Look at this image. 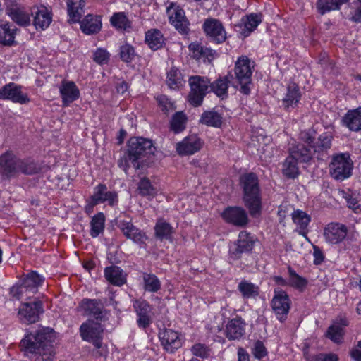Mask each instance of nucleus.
<instances>
[{
    "mask_svg": "<svg viewBox=\"0 0 361 361\" xmlns=\"http://www.w3.org/2000/svg\"><path fill=\"white\" fill-rule=\"evenodd\" d=\"M53 338L52 329L40 328L21 340L20 350L31 361H51L54 356Z\"/></svg>",
    "mask_w": 361,
    "mask_h": 361,
    "instance_id": "obj_1",
    "label": "nucleus"
},
{
    "mask_svg": "<svg viewBox=\"0 0 361 361\" xmlns=\"http://www.w3.org/2000/svg\"><path fill=\"white\" fill-rule=\"evenodd\" d=\"M40 168L31 159H21L10 150L0 155V180H10L20 173L32 175L39 171Z\"/></svg>",
    "mask_w": 361,
    "mask_h": 361,
    "instance_id": "obj_2",
    "label": "nucleus"
},
{
    "mask_svg": "<svg viewBox=\"0 0 361 361\" xmlns=\"http://www.w3.org/2000/svg\"><path fill=\"white\" fill-rule=\"evenodd\" d=\"M243 190V201L250 214L256 217L262 212V195L258 176L253 172L243 174L239 180Z\"/></svg>",
    "mask_w": 361,
    "mask_h": 361,
    "instance_id": "obj_3",
    "label": "nucleus"
},
{
    "mask_svg": "<svg viewBox=\"0 0 361 361\" xmlns=\"http://www.w3.org/2000/svg\"><path fill=\"white\" fill-rule=\"evenodd\" d=\"M253 68L254 66L252 65L250 60L247 56H240L235 62V79L238 85L240 86V92L245 95H249L250 93Z\"/></svg>",
    "mask_w": 361,
    "mask_h": 361,
    "instance_id": "obj_4",
    "label": "nucleus"
},
{
    "mask_svg": "<svg viewBox=\"0 0 361 361\" xmlns=\"http://www.w3.org/2000/svg\"><path fill=\"white\" fill-rule=\"evenodd\" d=\"M80 331L82 338L85 341L92 342L95 347V350H93V355L95 357L103 356L105 353V350L102 346L103 329L101 324L89 321L80 326Z\"/></svg>",
    "mask_w": 361,
    "mask_h": 361,
    "instance_id": "obj_5",
    "label": "nucleus"
},
{
    "mask_svg": "<svg viewBox=\"0 0 361 361\" xmlns=\"http://www.w3.org/2000/svg\"><path fill=\"white\" fill-rule=\"evenodd\" d=\"M114 224L121 230L123 235L137 244H144L147 239L145 233L135 226L132 218L126 213H121L114 220Z\"/></svg>",
    "mask_w": 361,
    "mask_h": 361,
    "instance_id": "obj_6",
    "label": "nucleus"
},
{
    "mask_svg": "<svg viewBox=\"0 0 361 361\" xmlns=\"http://www.w3.org/2000/svg\"><path fill=\"white\" fill-rule=\"evenodd\" d=\"M155 147L150 140L143 137H132L128 145V156L135 168H139L137 161L154 154Z\"/></svg>",
    "mask_w": 361,
    "mask_h": 361,
    "instance_id": "obj_7",
    "label": "nucleus"
},
{
    "mask_svg": "<svg viewBox=\"0 0 361 361\" xmlns=\"http://www.w3.org/2000/svg\"><path fill=\"white\" fill-rule=\"evenodd\" d=\"M315 132L312 129L305 130L300 133V140L313 149L314 154L318 156L320 153L324 152L331 148L332 137L328 133L320 135L317 140L315 141ZM318 159H320L318 157Z\"/></svg>",
    "mask_w": 361,
    "mask_h": 361,
    "instance_id": "obj_8",
    "label": "nucleus"
},
{
    "mask_svg": "<svg viewBox=\"0 0 361 361\" xmlns=\"http://www.w3.org/2000/svg\"><path fill=\"white\" fill-rule=\"evenodd\" d=\"M189 85L190 87L189 102L194 106H199L208 92L210 82L207 78L195 75L190 77Z\"/></svg>",
    "mask_w": 361,
    "mask_h": 361,
    "instance_id": "obj_9",
    "label": "nucleus"
},
{
    "mask_svg": "<svg viewBox=\"0 0 361 361\" xmlns=\"http://www.w3.org/2000/svg\"><path fill=\"white\" fill-rule=\"evenodd\" d=\"M290 300L286 292L279 288L274 290L271 306L277 319L281 322L286 320L290 308Z\"/></svg>",
    "mask_w": 361,
    "mask_h": 361,
    "instance_id": "obj_10",
    "label": "nucleus"
},
{
    "mask_svg": "<svg viewBox=\"0 0 361 361\" xmlns=\"http://www.w3.org/2000/svg\"><path fill=\"white\" fill-rule=\"evenodd\" d=\"M202 29L207 39L215 44L224 43L226 38V31L221 22L215 18H207L202 25Z\"/></svg>",
    "mask_w": 361,
    "mask_h": 361,
    "instance_id": "obj_11",
    "label": "nucleus"
},
{
    "mask_svg": "<svg viewBox=\"0 0 361 361\" xmlns=\"http://www.w3.org/2000/svg\"><path fill=\"white\" fill-rule=\"evenodd\" d=\"M255 240L250 233L243 231L239 233L238 239L229 247L230 258L236 260L239 259L243 253L251 251L253 248Z\"/></svg>",
    "mask_w": 361,
    "mask_h": 361,
    "instance_id": "obj_12",
    "label": "nucleus"
},
{
    "mask_svg": "<svg viewBox=\"0 0 361 361\" xmlns=\"http://www.w3.org/2000/svg\"><path fill=\"white\" fill-rule=\"evenodd\" d=\"M104 202L114 206L118 202V195L116 192L108 190L105 184L100 183L94 188L93 194L90 198L89 207L93 209L94 206Z\"/></svg>",
    "mask_w": 361,
    "mask_h": 361,
    "instance_id": "obj_13",
    "label": "nucleus"
},
{
    "mask_svg": "<svg viewBox=\"0 0 361 361\" xmlns=\"http://www.w3.org/2000/svg\"><path fill=\"white\" fill-rule=\"evenodd\" d=\"M0 99L11 100L20 104H27L30 101L27 94L23 92L22 87L14 82H9L0 88Z\"/></svg>",
    "mask_w": 361,
    "mask_h": 361,
    "instance_id": "obj_14",
    "label": "nucleus"
},
{
    "mask_svg": "<svg viewBox=\"0 0 361 361\" xmlns=\"http://www.w3.org/2000/svg\"><path fill=\"white\" fill-rule=\"evenodd\" d=\"M42 312V302L35 300L33 302L22 304L19 308L18 316L22 322L31 324L38 321L39 314Z\"/></svg>",
    "mask_w": 361,
    "mask_h": 361,
    "instance_id": "obj_15",
    "label": "nucleus"
},
{
    "mask_svg": "<svg viewBox=\"0 0 361 361\" xmlns=\"http://www.w3.org/2000/svg\"><path fill=\"white\" fill-rule=\"evenodd\" d=\"M204 142L195 134L185 137L182 141L176 145L177 153L180 156H188L199 152Z\"/></svg>",
    "mask_w": 361,
    "mask_h": 361,
    "instance_id": "obj_16",
    "label": "nucleus"
},
{
    "mask_svg": "<svg viewBox=\"0 0 361 361\" xmlns=\"http://www.w3.org/2000/svg\"><path fill=\"white\" fill-rule=\"evenodd\" d=\"M222 218L229 224L243 227L248 223L246 211L240 207H228L221 214Z\"/></svg>",
    "mask_w": 361,
    "mask_h": 361,
    "instance_id": "obj_17",
    "label": "nucleus"
},
{
    "mask_svg": "<svg viewBox=\"0 0 361 361\" xmlns=\"http://www.w3.org/2000/svg\"><path fill=\"white\" fill-rule=\"evenodd\" d=\"M159 338L164 348L170 353H173L182 345L178 333L170 329L159 331Z\"/></svg>",
    "mask_w": 361,
    "mask_h": 361,
    "instance_id": "obj_18",
    "label": "nucleus"
},
{
    "mask_svg": "<svg viewBox=\"0 0 361 361\" xmlns=\"http://www.w3.org/2000/svg\"><path fill=\"white\" fill-rule=\"evenodd\" d=\"M245 322L239 317L228 322L225 328V336L230 341L240 340L245 334Z\"/></svg>",
    "mask_w": 361,
    "mask_h": 361,
    "instance_id": "obj_19",
    "label": "nucleus"
},
{
    "mask_svg": "<svg viewBox=\"0 0 361 361\" xmlns=\"http://www.w3.org/2000/svg\"><path fill=\"white\" fill-rule=\"evenodd\" d=\"M59 92L63 106H68L80 97V90L73 81L63 80L59 87Z\"/></svg>",
    "mask_w": 361,
    "mask_h": 361,
    "instance_id": "obj_20",
    "label": "nucleus"
},
{
    "mask_svg": "<svg viewBox=\"0 0 361 361\" xmlns=\"http://www.w3.org/2000/svg\"><path fill=\"white\" fill-rule=\"evenodd\" d=\"M169 16V22L181 34L187 35L189 32V22L185 17L183 9L177 7L173 11L167 8Z\"/></svg>",
    "mask_w": 361,
    "mask_h": 361,
    "instance_id": "obj_21",
    "label": "nucleus"
},
{
    "mask_svg": "<svg viewBox=\"0 0 361 361\" xmlns=\"http://www.w3.org/2000/svg\"><path fill=\"white\" fill-rule=\"evenodd\" d=\"M289 155L301 163L309 162L313 156L312 149L302 143H291L288 148Z\"/></svg>",
    "mask_w": 361,
    "mask_h": 361,
    "instance_id": "obj_22",
    "label": "nucleus"
},
{
    "mask_svg": "<svg viewBox=\"0 0 361 361\" xmlns=\"http://www.w3.org/2000/svg\"><path fill=\"white\" fill-rule=\"evenodd\" d=\"M80 307L85 315L96 319H102L104 317L103 305L99 300L85 298L81 301Z\"/></svg>",
    "mask_w": 361,
    "mask_h": 361,
    "instance_id": "obj_23",
    "label": "nucleus"
},
{
    "mask_svg": "<svg viewBox=\"0 0 361 361\" xmlns=\"http://www.w3.org/2000/svg\"><path fill=\"white\" fill-rule=\"evenodd\" d=\"M261 22V15L251 13L243 17L237 26L240 28V34L244 37H246L257 28Z\"/></svg>",
    "mask_w": 361,
    "mask_h": 361,
    "instance_id": "obj_24",
    "label": "nucleus"
},
{
    "mask_svg": "<svg viewBox=\"0 0 361 361\" xmlns=\"http://www.w3.org/2000/svg\"><path fill=\"white\" fill-rule=\"evenodd\" d=\"M33 16V25L37 30H44L47 28L52 20L51 14L46 7L33 8L32 11Z\"/></svg>",
    "mask_w": 361,
    "mask_h": 361,
    "instance_id": "obj_25",
    "label": "nucleus"
},
{
    "mask_svg": "<svg viewBox=\"0 0 361 361\" xmlns=\"http://www.w3.org/2000/svg\"><path fill=\"white\" fill-rule=\"evenodd\" d=\"M80 29L85 35H93L99 32L102 28L100 16L87 15L82 20H80Z\"/></svg>",
    "mask_w": 361,
    "mask_h": 361,
    "instance_id": "obj_26",
    "label": "nucleus"
},
{
    "mask_svg": "<svg viewBox=\"0 0 361 361\" xmlns=\"http://www.w3.org/2000/svg\"><path fill=\"white\" fill-rule=\"evenodd\" d=\"M189 49L192 52V56L197 60H202L204 62H211L216 55V51L202 46L198 43H191Z\"/></svg>",
    "mask_w": 361,
    "mask_h": 361,
    "instance_id": "obj_27",
    "label": "nucleus"
},
{
    "mask_svg": "<svg viewBox=\"0 0 361 361\" xmlns=\"http://www.w3.org/2000/svg\"><path fill=\"white\" fill-rule=\"evenodd\" d=\"M301 98V93L298 85L291 83L287 87V92L282 99L284 108L288 110L290 108H295Z\"/></svg>",
    "mask_w": 361,
    "mask_h": 361,
    "instance_id": "obj_28",
    "label": "nucleus"
},
{
    "mask_svg": "<svg viewBox=\"0 0 361 361\" xmlns=\"http://www.w3.org/2000/svg\"><path fill=\"white\" fill-rule=\"evenodd\" d=\"M106 279L112 285L121 286L126 283V276L123 269L117 266H111L104 269Z\"/></svg>",
    "mask_w": 361,
    "mask_h": 361,
    "instance_id": "obj_29",
    "label": "nucleus"
},
{
    "mask_svg": "<svg viewBox=\"0 0 361 361\" xmlns=\"http://www.w3.org/2000/svg\"><path fill=\"white\" fill-rule=\"evenodd\" d=\"M6 13L12 20L20 26L25 27L30 24V14L24 8L16 6L10 7L6 9Z\"/></svg>",
    "mask_w": 361,
    "mask_h": 361,
    "instance_id": "obj_30",
    "label": "nucleus"
},
{
    "mask_svg": "<svg viewBox=\"0 0 361 361\" xmlns=\"http://www.w3.org/2000/svg\"><path fill=\"white\" fill-rule=\"evenodd\" d=\"M85 1L83 0H67V11L71 23L80 22L84 13Z\"/></svg>",
    "mask_w": 361,
    "mask_h": 361,
    "instance_id": "obj_31",
    "label": "nucleus"
},
{
    "mask_svg": "<svg viewBox=\"0 0 361 361\" xmlns=\"http://www.w3.org/2000/svg\"><path fill=\"white\" fill-rule=\"evenodd\" d=\"M233 79L231 74H228L224 77H220L214 82L210 84L211 90L219 97L224 99L228 97V85Z\"/></svg>",
    "mask_w": 361,
    "mask_h": 361,
    "instance_id": "obj_32",
    "label": "nucleus"
},
{
    "mask_svg": "<svg viewBox=\"0 0 361 361\" xmlns=\"http://www.w3.org/2000/svg\"><path fill=\"white\" fill-rule=\"evenodd\" d=\"M340 193H341L343 199L345 201L348 208L355 213H360L361 212L360 204V195L357 191L348 188L347 190H343L340 191Z\"/></svg>",
    "mask_w": 361,
    "mask_h": 361,
    "instance_id": "obj_33",
    "label": "nucleus"
},
{
    "mask_svg": "<svg viewBox=\"0 0 361 361\" xmlns=\"http://www.w3.org/2000/svg\"><path fill=\"white\" fill-rule=\"evenodd\" d=\"M18 29L10 23L0 25V44L11 46L15 44V36Z\"/></svg>",
    "mask_w": 361,
    "mask_h": 361,
    "instance_id": "obj_34",
    "label": "nucleus"
},
{
    "mask_svg": "<svg viewBox=\"0 0 361 361\" xmlns=\"http://www.w3.org/2000/svg\"><path fill=\"white\" fill-rule=\"evenodd\" d=\"M174 229L171 225L163 219H158L154 226L156 238L160 240H171Z\"/></svg>",
    "mask_w": 361,
    "mask_h": 361,
    "instance_id": "obj_35",
    "label": "nucleus"
},
{
    "mask_svg": "<svg viewBox=\"0 0 361 361\" xmlns=\"http://www.w3.org/2000/svg\"><path fill=\"white\" fill-rule=\"evenodd\" d=\"M200 123L210 127L220 128L223 123V117L214 110L205 111L200 116Z\"/></svg>",
    "mask_w": 361,
    "mask_h": 361,
    "instance_id": "obj_36",
    "label": "nucleus"
},
{
    "mask_svg": "<svg viewBox=\"0 0 361 361\" xmlns=\"http://www.w3.org/2000/svg\"><path fill=\"white\" fill-rule=\"evenodd\" d=\"M342 122L350 130L360 131L361 127V111L358 109L349 111L343 117Z\"/></svg>",
    "mask_w": 361,
    "mask_h": 361,
    "instance_id": "obj_37",
    "label": "nucleus"
},
{
    "mask_svg": "<svg viewBox=\"0 0 361 361\" xmlns=\"http://www.w3.org/2000/svg\"><path fill=\"white\" fill-rule=\"evenodd\" d=\"M145 42L151 49L157 50L164 44V37L159 30H150L145 34Z\"/></svg>",
    "mask_w": 361,
    "mask_h": 361,
    "instance_id": "obj_38",
    "label": "nucleus"
},
{
    "mask_svg": "<svg viewBox=\"0 0 361 361\" xmlns=\"http://www.w3.org/2000/svg\"><path fill=\"white\" fill-rule=\"evenodd\" d=\"M353 161L348 153H340V181L352 176Z\"/></svg>",
    "mask_w": 361,
    "mask_h": 361,
    "instance_id": "obj_39",
    "label": "nucleus"
},
{
    "mask_svg": "<svg viewBox=\"0 0 361 361\" xmlns=\"http://www.w3.org/2000/svg\"><path fill=\"white\" fill-rule=\"evenodd\" d=\"M238 289L243 298H255L259 294V288L247 280H242L238 286Z\"/></svg>",
    "mask_w": 361,
    "mask_h": 361,
    "instance_id": "obj_40",
    "label": "nucleus"
},
{
    "mask_svg": "<svg viewBox=\"0 0 361 361\" xmlns=\"http://www.w3.org/2000/svg\"><path fill=\"white\" fill-rule=\"evenodd\" d=\"M43 281L44 279L42 276L36 271H32L26 276L21 283L28 288L31 294H35L37 292L38 287L42 285Z\"/></svg>",
    "mask_w": 361,
    "mask_h": 361,
    "instance_id": "obj_41",
    "label": "nucleus"
},
{
    "mask_svg": "<svg viewBox=\"0 0 361 361\" xmlns=\"http://www.w3.org/2000/svg\"><path fill=\"white\" fill-rule=\"evenodd\" d=\"M292 219L298 226L299 233L303 235H305V230L310 222V216L305 212L298 209L292 213Z\"/></svg>",
    "mask_w": 361,
    "mask_h": 361,
    "instance_id": "obj_42",
    "label": "nucleus"
},
{
    "mask_svg": "<svg viewBox=\"0 0 361 361\" xmlns=\"http://www.w3.org/2000/svg\"><path fill=\"white\" fill-rule=\"evenodd\" d=\"M298 162L290 155L287 157L283 164V174L288 178H295L299 174Z\"/></svg>",
    "mask_w": 361,
    "mask_h": 361,
    "instance_id": "obj_43",
    "label": "nucleus"
},
{
    "mask_svg": "<svg viewBox=\"0 0 361 361\" xmlns=\"http://www.w3.org/2000/svg\"><path fill=\"white\" fill-rule=\"evenodd\" d=\"M104 224L105 216L102 212H99L94 215L90 222V235L92 238L97 237L101 233L104 231Z\"/></svg>",
    "mask_w": 361,
    "mask_h": 361,
    "instance_id": "obj_44",
    "label": "nucleus"
},
{
    "mask_svg": "<svg viewBox=\"0 0 361 361\" xmlns=\"http://www.w3.org/2000/svg\"><path fill=\"white\" fill-rule=\"evenodd\" d=\"M144 289L145 291L157 293L161 289V281L152 274L143 273Z\"/></svg>",
    "mask_w": 361,
    "mask_h": 361,
    "instance_id": "obj_45",
    "label": "nucleus"
},
{
    "mask_svg": "<svg viewBox=\"0 0 361 361\" xmlns=\"http://www.w3.org/2000/svg\"><path fill=\"white\" fill-rule=\"evenodd\" d=\"M187 117L183 111L176 112L171 118L170 129L175 133H180L185 129Z\"/></svg>",
    "mask_w": 361,
    "mask_h": 361,
    "instance_id": "obj_46",
    "label": "nucleus"
},
{
    "mask_svg": "<svg viewBox=\"0 0 361 361\" xmlns=\"http://www.w3.org/2000/svg\"><path fill=\"white\" fill-rule=\"evenodd\" d=\"M288 271L289 274L288 286L300 291H303L307 285V280L299 276L290 267H288Z\"/></svg>",
    "mask_w": 361,
    "mask_h": 361,
    "instance_id": "obj_47",
    "label": "nucleus"
},
{
    "mask_svg": "<svg viewBox=\"0 0 361 361\" xmlns=\"http://www.w3.org/2000/svg\"><path fill=\"white\" fill-rule=\"evenodd\" d=\"M110 22L118 30H126L131 27L130 22L123 12L114 13L110 19Z\"/></svg>",
    "mask_w": 361,
    "mask_h": 361,
    "instance_id": "obj_48",
    "label": "nucleus"
},
{
    "mask_svg": "<svg viewBox=\"0 0 361 361\" xmlns=\"http://www.w3.org/2000/svg\"><path fill=\"white\" fill-rule=\"evenodd\" d=\"M183 77L180 71L173 67L167 75V84L171 89H177L182 85Z\"/></svg>",
    "mask_w": 361,
    "mask_h": 361,
    "instance_id": "obj_49",
    "label": "nucleus"
},
{
    "mask_svg": "<svg viewBox=\"0 0 361 361\" xmlns=\"http://www.w3.org/2000/svg\"><path fill=\"white\" fill-rule=\"evenodd\" d=\"M324 235L331 244L338 243V224L330 223L324 228Z\"/></svg>",
    "mask_w": 361,
    "mask_h": 361,
    "instance_id": "obj_50",
    "label": "nucleus"
},
{
    "mask_svg": "<svg viewBox=\"0 0 361 361\" xmlns=\"http://www.w3.org/2000/svg\"><path fill=\"white\" fill-rule=\"evenodd\" d=\"M138 190L142 196L154 197L157 192L147 178H141L138 184Z\"/></svg>",
    "mask_w": 361,
    "mask_h": 361,
    "instance_id": "obj_51",
    "label": "nucleus"
},
{
    "mask_svg": "<svg viewBox=\"0 0 361 361\" xmlns=\"http://www.w3.org/2000/svg\"><path fill=\"white\" fill-rule=\"evenodd\" d=\"M317 8L321 15L338 8V0H318Z\"/></svg>",
    "mask_w": 361,
    "mask_h": 361,
    "instance_id": "obj_52",
    "label": "nucleus"
},
{
    "mask_svg": "<svg viewBox=\"0 0 361 361\" xmlns=\"http://www.w3.org/2000/svg\"><path fill=\"white\" fill-rule=\"evenodd\" d=\"M10 293L12 297L16 298L18 300L20 299H30L34 294H31L24 284L22 283L20 285H16L11 287Z\"/></svg>",
    "mask_w": 361,
    "mask_h": 361,
    "instance_id": "obj_53",
    "label": "nucleus"
},
{
    "mask_svg": "<svg viewBox=\"0 0 361 361\" xmlns=\"http://www.w3.org/2000/svg\"><path fill=\"white\" fill-rule=\"evenodd\" d=\"M119 55L123 62L130 63L135 56V51L132 45L126 44L120 47Z\"/></svg>",
    "mask_w": 361,
    "mask_h": 361,
    "instance_id": "obj_54",
    "label": "nucleus"
},
{
    "mask_svg": "<svg viewBox=\"0 0 361 361\" xmlns=\"http://www.w3.org/2000/svg\"><path fill=\"white\" fill-rule=\"evenodd\" d=\"M191 352L195 356L206 359L210 356L211 349L204 344L196 343L192 346Z\"/></svg>",
    "mask_w": 361,
    "mask_h": 361,
    "instance_id": "obj_55",
    "label": "nucleus"
},
{
    "mask_svg": "<svg viewBox=\"0 0 361 361\" xmlns=\"http://www.w3.org/2000/svg\"><path fill=\"white\" fill-rule=\"evenodd\" d=\"M156 100L165 114H169L176 109L174 104L166 95H159Z\"/></svg>",
    "mask_w": 361,
    "mask_h": 361,
    "instance_id": "obj_56",
    "label": "nucleus"
},
{
    "mask_svg": "<svg viewBox=\"0 0 361 361\" xmlns=\"http://www.w3.org/2000/svg\"><path fill=\"white\" fill-rule=\"evenodd\" d=\"M133 307L137 316L148 315L151 312V307L145 300H136L133 304Z\"/></svg>",
    "mask_w": 361,
    "mask_h": 361,
    "instance_id": "obj_57",
    "label": "nucleus"
},
{
    "mask_svg": "<svg viewBox=\"0 0 361 361\" xmlns=\"http://www.w3.org/2000/svg\"><path fill=\"white\" fill-rule=\"evenodd\" d=\"M109 56L110 55L106 49L99 48L94 53V61L101 65L105 64L109 61Z\"/></svg>",
    "mask_w": 361,
    "mask_h": 361,
    "instance_id": "obj_58",
    "label": "nucleus"
},
{
    "mask_svg": "<svg viewBox=\"0 0 361 361\" xmlns=\"http://www.w3.org/2000/svg\"><path fill=\"white\" fill-rule=\"evenodd\" d=\"M252 354L257 359H262L267 355V349L261 341L258 340L255 343Z\"/></svg>",
    "mask_w": 361,
    "mask_h": 361,
    "instance_id": "obj_59",
    "label": "nucleus"
},
{
    "mask_svg": "<svg viewBox=\"0 0 361 361\" xmlns=\"http://www.w3.org/2000/svg\"><path fill=\"white\" fill-rule=\"evenodd\" d=\"M326 336L334 343H338V323L337 322H334V324L328 328Z\"/></svg>",
    "mask_w": 361,
    "mask_h": 361,
    "instance_id": "obj_60",
    "label": "nucleus"
},
{
    "mask_svg": "<svg viewBox=\"0 0 361 361\" xmlns=\"http://www.w3.org/2000/svg\"><path fill=\"white\" fill-rule=\"evenodd\" d=\"M329 173L332 178L336 180L338 179V154L333 155L332 161L329 165Z\"/></svg>",
    "mask_w": 361,
    "mask_h": 361,
    "instance_id": "obj_61",
    "label": "nucleus"
},
{
    "mask_svg": "<svg viewBox=\"0 0 361 361\" xmlns=\"http://www.w3.org/2000/svg\"><path fill=\"white\" fill-rule=\"evenodd\" d=\"M139 327L145 329L149 326L151 323V319L149 314L138 316L137 321Z\"/></svg>",
    "mask_w": 361,
    "mask_h": 361,
    "instance_id": "obj_62",
    "label": "nucleus"
},
{
    "mask_svg": "<svg viewBox=\"0 0 361 361\" xmlns=\"http://www.w3.org/2000/svg\"><path fill=\"white\" fill-rule=\"evenodd\" d=\"M313 249H314L313 255L314 257V263L315 264H320L324 261L323 253H322V250L317 246H314Z\"/></svg>",
    "mask_w": 361,
    "mask_h": 361,
    "instance_id": "obj_63",
    "label": "nucleus"
},
{
    "mask_svg": "<svg viewBox=\"0 0 361 361\" xmlns=\"http://www.w3.org/2000/svg\"><path fill=\"white\" fill-rule=\"evenodd\" d=\"M238 361H250V356L247 352L243 348L238 349Z\"/></svg>",
    "mask_w": 361,
    "mask_h": 361,
    "instance_id": "obj_64",
    "label": "nucleus"
}]
</instances>
